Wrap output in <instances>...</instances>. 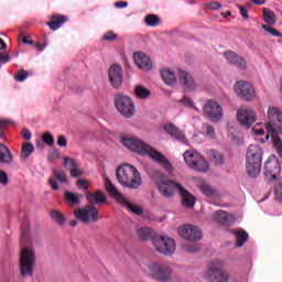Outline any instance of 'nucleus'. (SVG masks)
I'll list each match as a JSON object with an SVG mask.
<instances>
[{"instance_id":"obj_26","label":"nucleus","mask_w":282,"mask_h":282,"mask_svg":"<svg viewBox=\"0 0 282 282\" xmlns=\"http://www.w3.org/2000/svg\"><path fill=\"white\" fill-rule=\"evenodd\" d=\"M197 186L198 188H200V192L206 197H209L212 199H215V197H219V193L215 189V187H213V185H210V183L206 181H199L197 183Z\"/></svg>"},{"instance_id":"obj_57","label":"nucleus","mask_w":282,"mask_h":282,"mask_svg":"<svg viewBox=\"0 0 282 282\" xmlns=\"http://www.w3.org/2000/svg\"><path fill=\"white\" fill-rule=\"evenodd\" d=\"M238 8L242 19H250V15H248V9H246L243 6H238Z\"/></svg>"},{"instance_id":"obj_9","label":"nucleus","mask_w":282,"mask_h":282,"mask_svg":"<svg viewBox=\"0 0 282 282\" xmlns=\"http://www.w3.org/2000/svg\"><path fill=\"white\" fill-rule=\"evenodd\" d=\"M115 107L123 116V118H133L135 113V105L133 99L127 95H116L115 96Z\"/></svg>"},{"instance_id":"obj_62","label":"nucleus","mask_w":282,"mask_h":282,"mask_svg":"<svg viewBox=\"0 0 282 282\" xmlns=\"http://www.w3.org/2000/svg\"><path fill=\"white\" fill-rule=\"evenodd\" d=\"M9 182H10V178H8V177H0V184L2 186H8Z\"/></svg>"},{"instance_id":"obj_60","label":"nucleus","mask_w":282,"mask_h":282,"mask_svg":"<svg viewBox=\"0 0 282 282\" xmlns=\"http://www.w3.org/2000/svg\"><path fill=\"white\" fill-rule=\"evenodd\" d=\"M129 3L127 1H118L115 3V8H127Z\"/></svg>"},{"instance_id":"obj_16","label":"nucleus","mask_w":282,"mask_h":282,"mask_svg":"<svg viewBox=\"0 0 282 282\" xmlns=\"http://www.w3.org/2000/svg\"><path fill=\"white\" fill-rule=\"evenodd\" d=\"M235 91L242 100H253L254 98V88L252 85L248 84L245 80L237 82L235 86Z\"/></svg>"},{"instance_id":"obj_63","label":"nucleus","mask_w":282,"mask_h":282,"mask_svg":"<svg viewBox=\"0 0 282 282\" xmlns=\"http://www.w3.org/2000/svg\"><path fill=\"white\" fill-rule=\"evenodd\" d=\"M28 235H29L28 229H22V241H28Z\"/></svg>"},{"instance_id":"obj_56","label":"nucleus","mask_w":282,"mask_h":282,"mask_svg":"<svg viewBox=\"0 0 282 282\" xmlns=\"http://www.w3.org/2000/svg\"><path fill=\"white\" fill-rule=\"evenodd\" d=\"M57 144L58 147H67V139L65 138V135L57 137Z\"/></svg>"},{"instance_id":"obj_33","label":"nucleus","mask_w":282,"mask_h":282,"mask_svg":"<svg viewBox=\"0 0 282 282\" xmlns=\"http://www.w3.org/2000/svg\"><path fill=\"white\" fill-rule=\"evenodd\" d=\"M231 234L236 237L237 248H241L248 241V232L243 229L231 230Z\"/></svg>"},{"instance_id":"obj_64","label":"nucleus","mask_w":282,"mask_h":282,"mask_svg":"<svg viewBox=\"0 0 282 282\" xmlns=\"http://www.w3.org/2000/svg\"><path fill=\"white\" fill-rule=\"evenodd\" d=\"M7 48H8V44H6V42L0 39V50H7Z\"/></svg>"},{"instance_id":"obj_4","label":"nucleus","mask_w":282,"mask_h":282,"mask_svg":"<svg viewBox=\"0 0 282 282\" xmlns=\"http://www.w3.org/2000/svg\"><path fill=\"white\" fill-rule=\"evenodd\" d=\"M226 261L214 260L206 270V275L210 278L212 282H228L230 281V273L226 271Z\"/></svg>"},{"instance_id":"obj_52","label":"nucleus","mask_w":282,"mask_h":282,"mask_svg":"<svg viewBox=\"0 0 282 282\" xmlns=\"http://www.w3.org/2000/svg\"><path fill=\"white\" fill-rule=\"evenodd\" d=\"M204 130L206 135H209V138H215V128L208 123L204 124Z\"/></svg>"},{"instance_id":"obj_30","label":"nucleus","mask_w":282,"mask_h":282,"mask_svg":"<svg viewBox=\"0 0 282 282\" xmlns=\"http://www.w3.org/2000/svg\"><path fill=\"white\" fill-rule=\"evenodd\" d=\"M161 78L165 83V85L173 86L175 83H177V77L175 76V72L163 68L161 70Z\"/></svg>"},{"instance_id":"obj_6","label":"nucleus","mask_w":282,"mask_h":282,"mask_svg":"<svg viewBox=\"0 0 282 282\" xmlns=\"http://www.w3.org/2000/svg\"><path fill=\"white\" fill-rule=\"evenodd\" d=\"M36 265V251L32 248H23L20 256V273L22 276H32Z\"/></svg>"},{"instance_id":"obj_32","label":"nucleus","mask_w":282,"mask_h":282,"mask_svg":"<svg viewBox=\"0 0 282 282\" xmlns=\"http://www.w3.org/2000/svg\"><path fill=\"white\" fill-rule=\"evenodd\" d=\"M246 167L247 175H249V177H257L259 173H261V163L259 162L247 161Z\"/></svg>"},{"instance_id":"obj_29","label":"nucleus","mask_w":282,"mask_h":282,"mask_svg":"<svg viewBox=\"0 0 282 282\" xmlns=\"http://www.w3.org/2000/svg\"><path fill=\"white\" fill-rule=\"evenodd\" d=\"M118 181L124 188H140L142 184V178L140 177H119Z\"/></svg>"},{"instance_id":"obj_46","label":"nucleus","mask_w":282,"mask_h":282,"mask_svg":"<svg viewBox=\"0 0 282 282\" xmlns=\"http://www.w3.org/2000/svg\"><path fill=\"white\" fill-rule=\"evenodd\" d=\"M28 70L25 69H20L15 75H14V80H17V83H23V80L28 79Z\"/></svg>"},{"instance_id":"obj_45","label":"nucleus","mask_w":282,"mask_h":282,"mask_svg":"<svg viewBox=\"0 0 282 282\" xmlns=\"http://www.w3.org/2000/svg\"><path fill=\"white\" fill-rule=\"evenodd\" d=\"M262 28L264 29V32H269V34H271L275 37L282 36L281 32H279L276 29L272 28V24H262Z\"/></svg>"},{"instance_id":"obj_13","label":"nucleus","mask_w":282,"mask_h":282,"mask_svg":"<svg viewBox=\"0 0 282 282\" xmlns=\"http://www.w3.org/2000/svg\"><path fill=\"white\" fill-rule=\"evenodd\" d=\"M237 120L245 129H250L257 122V112L248 106H242L237 111Z\"/></svg>"},{"instance_id":"obj_44","label":"nucleus","mask_w":282,"mask_h":282,"mask_svg":"<svg viewBox=\"0 0 282 282\" xmlns=\"http://www.w3.org/2000/svg\"><path fill=\"white\" fill-rule=\"evenodd\" d=\"M51 217H52V219L57 221V224H59V226H63L66 221L65 216H63V214L58 210H53L51 213Z\"/></svg>"},{"instance_id":"obj_2","label":"nucleus","mask_w":282,"mask_h":282,"mask_svg":"<svg viewBox=\"0 0 282 282\" xmlns=\"http://www.w3.org/2000/svg\"><path fill=\"white\" fill-rule=\"evenodd\" d=\"M149 279L156 282H172L173 281V268L166 263L149 260L142 267Z\"/></svg>"},{"instance_id":"obj_51","label":"nucleus","mask_w":282,"mask_h":282,"mask_svg":"<svg viewBox=\"0 0 282 282\" xmlns=\"http://www.w3.org/2000/svg\"><path fill=\"white\" fill-rule=\"evenodd\" d=\"M206 10H220L221 3L213 1L205 4Z\"/></svg>"},{"instance_id":"obj_21","label":"nucleus","mask_w":282,"mask_h":282,"mask_svg":"<svg viewBox=\"0 0 282 282\" xmlns=\"http://www.w3.org/2000/svg\"><path fill=\"white\" fill-rule=\"evenodd\" d=\"M86 200L88 202V205L102 206V204H107V195L100 189L96 191L95 193L87 192Z\"/></svg>"},{"instance_id":"obj_50","label":"nucleus","mask_w":282,"mask_h":282,"mask_svg":"<svg viewBox=\"0 0 282 282\" xmlns=\"http://www.w3.org/2000/svg\"><path fill=\"white\" fill-rule=\"evenodd\" d=\"M118 39V34L113 33V31H108L104 34L102 41H116Z\"/></svg>"},{"instance_id":"obj_58","label":"nucleus","mask_w":282,"mask_h":282,"mask_svg":"<svg viewBox=\"0 0 282 282\" xmlns=\"http://www.w3.org/2000/svg\"><path fill=\"white\" fill-rule=\"evenodd\" d=\"M22 137L24 138V140H31L32 139V132H30V130H28V128H24L22 130Z\"/></svg>"},{"instance_id":"obj_25","label":"nucleus","mask_w":282,"mask_h":282,"mask_svg":"<svg viewBox=\"0 0 282 282\" xmlns=\"http://www.w3.org/2000/svg\"><path fill=\"white\" fill-rule=\"evenodd\" d=\"M178 80L184 85L186 89L194 90L197 87V84H195V79H193V75H191V73L186 70H178Z\"/></svg>"},{"instance_id":"obj_61","label":"nucleus","mask_w":282,"mask_h":282,"mask_svg":"<svg viewBox=\"0 0 282 282\" xmlns=\"http://www.w3.org/2000/svg\"><path fill=\"white\" fill-rule=\"evenodd\" d=\"M252 131L256 135H263L265 133V130L263 129L253 128Z\"/></svg>"},{"instance_id":"obj_7","label":"nucleus","mask_w":282,"mask_h":282,"mask_svg":"<svg viewBox=\"0 0 282 282\" xmlns=\"http://www.w3.org/2000/svg\"><path fill=\"white\" fill-rule=\"evenodd\" d=\"M183 158L185 164H187V166L193 171H197L198 173H208L210 165L199 153L195 151H185Z\"/></svg>"},{"instance_id":"obj_24","label":"nucleus","mask_w":282,"mask_h":282,"mask_svg":"<svg viewBox=\"0 0 282 282\" xmlns=\"http://www.w3.org/2000/svg\"><path fill=\"white\" fill-rule=\"evenodd\" d=\"M224 56H225L226 61H228V63L230 65H236L240 69H246V67H247L246 59H243V57L237 55V53H235L232 51H227L224 54Z\"/></svg>"},{"instance_id":"obj_38","label":"nucleus","mask_w":282,"mask_h":282,"mask_svg":"<svg viewBox=\"0 0 282 282\" xmlns=\"http://www.w3.org/2000/svg\"><path fill=\"white\" fill-rule=\"evenodd\" d=\"M208 156H209L210 162L215 163L216 166H223L224 155L221 154V152H219L217 150H212V151H209Z\"/></svg>"},{"instance_id":"obj_40","label":"nucleus","mask_w":282,"mask_h":282,"mask_svg":"<svg viewBox=\"0 0 282 282\" xmlns=\"http://www.w3.org/2000/svg\"><path fill=\"white\" fill-rule=\"evenodd\" d=\"M137 235L142 241H149L153 237V230L149 227H141L137 230Z\"/></svg>"},{"instance_id":"obj_17","label":"nucleus","mask_w":282,"mask_h":282,"mask_svg":"<svg viewBox=\"0 0 282 282\" xmlns=\"http://www.w3.org/2000/svg\"><path fill=\"white\" fill-rule=\"evenodd\" d=\"M133 61L143 72H150L153 68V63H151V57L142 52H137L133 54Z\"/></svg>"},{"instance_id":"obj_36","label":"nucleus","mask_w":282,"mask_h":282,"mask_svg":"<svg viewBox=\"0 0 282 282\" xmlns=\"http://www.w3.org/2000/svg\"><path fill=\"white\" fill-rule=\"evenodd\" d=\"M33 153H34V144H32L31 142H25L22 144L20 158L23 162H25L28 158H30V155H32Z\"/></svg>"},{"instance_id":"obj_55","label":"nucleus","mask_w":282,"mask_h":282,"mask_svg":"<svg viewBox=\"0 0 282 282\" xmlns=\"http://www.w3.org/2000/svg\"><path fill=\"white\" fill-rule=\"evenodd\" d=\"M180 102H182V105H184L185 107H193V99L188 98L186 96H184Z\"/></svg>"},{"instance_id":"obj_34","label":"nucleus","mask_w":282,"mask_h":282,"mask_svg":"<svg viewBox=\"0 0 282 282\" xmlns=\"http://www.w3.org/2000/svg\"><path fill=\"white\" fill-rule=\"evenodd\" d=\"M0 164H12V153L3 143H0Z\"/></svg>"},{"instance_id":"obj_23","label":"nucleus","mask_w":282,"mask_h":282,"mask_svg":"<svg viewBox=\"0 0 282 282\" xmlns=\"http://www.w3.org/2000/svg\"><path fill=\"white\" fill-rule=\"evenodd\" d=\"M263 160V149L257 144H250L247 150V162H259Z\"/></svg>"},{"instance_id":"obj_53","label":"nucleus","mask_w":282,"mask_h":282,"mask_svg":"<svg viewBox=\"0 0 282 282\" xmlns=\"http://www.w3.org/2000/svg\"><path fill=\"white\" fill-rule=\"evenodd\" d=\"M275 199L276 202H282V183L275 187Z\"/></svg>"},{"instance_id":"obj_35","label":"nucleus","mask_w":282,"mask_h":282,"mask_svg":"<svg viewBox=\"0 0 282 282\" xmlns=\"http://www.w3.org/2000/svg\"><path fill=\"white\" fill-rule=\"evenodd\" d=\"M214 221H217L218 224H221L223 226H230V217L228 216V213H226L224 210L215 212Z\"/></svg>"},{"instance_id":"obj_47","label":"nucleus","mask_w":282,"mask_h":282,"mask_svg":"<svg viewBox=\"0 0 282 282\" xmlns=\"http://www.w3.org/2000/svg\"><path fill=\"white\" fill-rule=\"evenodd\" d=\"M42 140L45 144H47L48 147H53L54 145V137L52 135V133L50 132H45L42 137Z\"/></svg>"},{"instance_id":"obj_28","label":"nucleus","mask_w":282,"mask_h":282,"mask_svg":"<svg viewBox=\"0 0 282 282\" xmlns=\"http://www.w3.org/2000/svg\"><path fill=\"white\" fill-rule=\"evenodd\" d=\"M83 199V194L65 191L64 192V202H66L67 206L74 208V206L80 205V200Z\"/></svg>"},{"instance_id":"obj_54","label":"nucleus","mask_w":282,"mask_h":282,"mask_svg":"<svg viewBox=\"0 0 282 282\" xmlns=\"http://www.w3.org/2000/svg\"><path fill=\"white\" fill-rule=\"evenodd\" d=\"M6 63H10V55L0 53V68L1 65H6Z\"/></svg>"},{"instance_id":"obj_18","label":"nucleus","mask_w":282,"mask_h":282,"mask_svg":"<svg viewBox=\"0 0 282 282\" xmlns=\"http://www.w3.org/2000/svg\"><path fill=\"white\" fill-rule=\"evenodd\" d=\"M163 129L165 133H167V135H171V138H174V140H177V142H182L183 144H188V140L186 139V135L175 124L165 123L163 126Z\"/></svg>"},{"instance_id":"obj_31","label":"nucleus","mask_w":282,"mask_h":282,"mask_svg":"<svg viewBox=\"0 0 282 282\" xmlns=\"http://www.w3.org/2000/svg\"><path fill=\"white\" fill-rule=\"evenodd\" d=\"M264 169L267 173H269L270 177H279L281 173V166L279 165V161H269L264 164Z\"/></svg>"},{"instance_id":"obj_20","label":"nucleus","mask_w":282,"mask_h":282,"mask_svg":"<svg viewBox=\"0 0 282 282\" xmlns=\"http://www.w3.org/2000/svg\"><path fill=\"white\" fill-rule=\"evenodd\" d=\"M177 193L182 199V206H184V208H195V204L197 202L195 195H193L191 192H188V189H186L182 185L178 188Z\"/></svg>"},{"instance_id":"obj_59","label":"nucleus","mask_w":282,"mask_h":282,"mask_svg":"<svg viewBox=\"0 0 282 282\" xmlns=\"http://www.w3.org/2000/svg\"><path fill=\"white\" fill-rule=\"evenodd\" d=\"M274 147H275L279 155H281V153H282V142H281V140H278V141L275 140L274 141Z\"/></svg>"},{"instance_id":"obj_14","label":"nucleus","mask_w":282,"mask_h":282,"mask_svg":"<svg viewBox=\"0 0 282 282\" xmlns=\"http://www.w3.org/2000/svg\"><path fill=\"white\" fill-rule=\"evenodd\" d=\"M177 232L178 236L186 241H199V239H202V229L195 225H181Z\"/></svg>"},{"instance_id":"obj_43","label":"nucleus","mask_w":282,"mask_h":282,"mask_svg":"<svg viewBox=\"0 0 282 282\" xmlns=\"http://www.w3.org/2000/svg\"><path fill=\"white\" fill-rule=\"evenodd\" d=\"M76 184H77V188H79V191H83L85 195L89 193V181L85 178H79L77 180Z\"/></svg>"},{"instance_id":"obj_12","label":"nucleus","mask_w":282,"mask_h":282,"mask_svg":"<svg viewBox=\"0 0 282 282\" xmlns=\"http://www.w3.org/2000/svg\"><path fill=\"white\" fill-rule=\"evenodd\" d=\"M203 113L210 122H219L224 118V109L216 100L208 99L203 106Z\"/></svg>"},{"instance_id":"obj_5","label":"nucleus","mask_w":282,"mask_h":282,"mask_svg":"<svg viewBox=\"0 0 282 282\" xmlns=\"http://www.w3.org/2000/svg\"><path fill=\"white\" fill-rule=\"evenodd\" d=\"M105 184L107 193H109L110 197H113V199H116L120 206L127 208L129 213H133L134 215H142V208L135 205H131L129 199H127L122 193L118 192V188H116V185H113L109 178H106Z\"/></svg>"},{"instance_id":"obj_22","label":"nucleus","mask_w":282,"mask_h":282,"mask_svg":"<svg viewBox=\"0 0 282 282\" xmlns=\"http://www.w3.org/2000/svg\"><path fill=\"white\" fill-rule=\"evenodd\" d=\"M64 165L70 169V177H80L85 175V170L80 167V163L69 156L64 158Z\"/></svg>"},{"instance_id":"obj_42","label":"nucleus","mask_w":282,"mask_h":282,"mask_svg":"<svg viewBox=\"0 0 282 282\" xmlns=\"http://www.w3.org/2000/svg\"><path fill=\"white\" fill-rule=\"evenodd\" d=\"M145 23L150 28H156V25H160V17L155 14H149L145 17Z\"/></svg>"},{"instance_id":"obj_10","label":"nucleus","mask_w":282,"mask_h":282,"mask_svg":"<svg viewBox=\"0 0 282 282\" xmlns=\"http://www.w3.org/2000/svg\"><path fill=\"white\" fill-rule=\"evenodd\" d=\"M269 121L265 124L268 133L274 135V133H282V111L278 107H270L268 109Z\"/></svg>"},{"instance_id":"obj_48","label":"nucleus","mask_w":282,"mask_h":282,"mask_svg":"<svg viewBox=\"0 0 282 282\" xmlns=\"http://www.w3.org/2000/svg\"><path fill=\"white\" fill-rule=\"evenodd\" d=\"M184 252H189L191 254L199 252V246L197 245H185L183 247Z\"/></svg>"},{"instance_id":"obj_19","label":"nucleus","mask_w":282,"mask_h":282,"mask_svg":"<svg viewBox=\"0 0 282 282\" xmlns=\"http://www.w3.org/2000/svg\"><path fill=\"white\" fill-rule=\"evenodd\" d=\"M116 177H140V172L135 166L123 163L116 170Z\"/></svg>"},{"instance_id":"obj_39","label":"nucleus","mask_w":282,"mask_h":282,"mask_svg":"<svg viewBox=\"0 0 282 282\" xmlns=\"http://www.w3.org/2000/svg\"><path fill=\"white\" fill-rule=\"evenodd\" d=\"M134 95L137 98H140L141 100H147L151 96V90H149L147 87L139 85L134 88Z\"/></svg>"},{"instance_id":"obj_11","label":"nucleus","mask_w":282,"mask_h":282,"mask_svg":"<svg viewBox=\"0 0 282 282\" xmlns=\"http://www.w3.org/2000/svg\"><path fill=\"white\" fill-rule=\"evenodd\" d=\"M75 218L82 224H89V221H98L100 219V214L95 205H86L85 207H79L74 210Z\"/></svg>"},{"instance_id":"obj_49","label":"nucleus","mask_w":282,"mask_h":282,"mask_svg":"<svg viewBox=\"0 0 282 282\" xmlns=\"http://www.w3.org/2000/svg\"><path fill=\"white\" fill-rule=\"evenodd\" d=\"M8 124H12V121L8 119H0V138H3V131H6Z\"/></svg>"},{"instance_id":"obj_37","label":"nucleus","mask_w":282,"mask_h":282,"mask_svg":"<svg viewBox=\"0 0 282 282\" xmlns=\"http://www.w3.org/2000/svg\"><path fill=\"white\" fill-rule=\"evenodd\" d=\"M69 181L67 177H51L48 180L50 186H52L53 191H58L62 186H65V184H68Z\"/></svg>"},{"instance_id":"obj_8","label":"nucleus","mask_w":282,"mask_h":282,"mask_svg":"<svg viewBox=\"0 0 282 282\" xmlns=\"http://www.w3.org/2000/svg\"><path fill=\"white\" fill-rule=\"evenodd\" d=\"M154 184L162 195L166 199H171V197H175V193H178L182 184L169 178V177H155Z\"/></svg>"},{"instance_id":"obj_3","label":"nucleus","mask_w":282,"mask_h":282,"mask_svg":"<svg viewBox=\"0 0 282 282\" xmlns=\"http://www.w3.org/2000/svg\"><path fill=\"white\" fill-rule=\"evenodd\" d=\"M152 247L159 254L163 257H173L177 250L175 239L167 236H156L152 238Z\"/></svg>"},{"instance_id":"obj_41","label":"nucleus","mask_w":282,"mask_h":282,"mask_svg":"<svg viewBox=\"0 0 282 282\" xmlns=\"http://www.w3.org/2000/svg\"><path fill=\"white\" fill-rule=\"evenodd\" d=\"M263 15L267 25H274V23H276V14H274L272 10L264 8Z\"/></svg>"},{"instance_id":"obj_27","label":"nucleus","mask_w":282,"mask_h":282,"mask_svg":"<svg viewBox=\"0 0 282 282\" xmlns=\"http://www.w3.org/2000/svg\"><path fill=\"white\" fill-rule=\"evenodd\" d=\"M68 19L65 15L53 14L51 17V21L46 22V25L50 26V30L56 32L59 28H62L65 23H67Z\"/></svg>"},{"instance_id":"obj_1","label":"nucleus","mask_w":282,"mask_h":282,"mask_svg":"<svg viewBox=\"0 0 282 282\" xmlns=\"http://www.w3.org/2000/svg\"><path fill=\"white\" fill-rule=\"evenodd\" d=\"M121 143L123 147H127L130 151H133L134 153H139V155H149L151 160H154V162H158L164 169V171H167V173L173 172V165L171 164V161L162 154V152L153 149L151 145L144 143L142 140L133 137H123L121 139Z\"/></svg>"},{"instance_id":"obj_15","label":"nucleus","mask_w":282,"mask_h":282,"mask_svg":"<svg viewBox=\"0 0 282 282\" xmlns=\"http://www.w3.org/2000/svg\"><path fill=\"white\" fill-rule=\"evenodd\" d=\"M108 79H109L111 87H113V89H120V87H122V83L124 80V74L122 72V66H120L118 64L111 65L108 70Z\"/></svg>"}]
</instances>
